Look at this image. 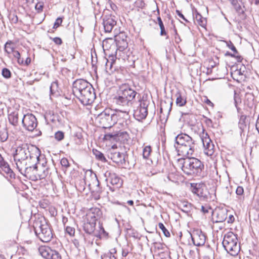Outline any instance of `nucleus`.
<instances>
[{"label":"nucleus","instance_id":"1","mask_svg":"<svg viewBox=\"0 0 259 259\" xmlns=\"http://www.w3.org/2000/svg\"><path fill=\"white\" fill-rule=\"evenodd\" d=\"M137 93L132 89L128 84H122L119 88L117 96L113 99L115 106V110L122 111L127 116L133 108L134 100Z\"/></svg>","mask_w":259,"mask_h":259},{"label":"nucleus","instance_id":"2","mask_svg":"<svg viewBox=\"0 0 259 259\" xmlns=\"http://www.w3.org/2000/svg\"><path fill=\"white\" fill-rule=\"evenodd\" d=\"M177 144L176 148L178 155L184 157H190L194 152L195 144L194 141L189 135L181 133L175 138Z\"/></svg>","mask_w":259,"mask_h":259},{"label":"nucleus","instance_id":"3","mask_svg":"<svg viewBox=\"0 0 259 259\" xmlns=\"http://www.w3.org/2000/svg\"><path fill=\"white\" fill-rule=\"evenodd\" d=\"M40 155V151L37 147L24 143L17 147L13 156L14 160H28L29 157L34 162L39 160Z\"/></svg>","mask_w":259,"mask_h":259},{"label":"nucleus","instance_id":"4","mask_svg":"<svg viewBox=\"0 0 259 259\" xmlns=\"http://www.w3.org/2000/svg\"><path fill=\"white\" fill-rule=\"evenodd\" d=\"M177 164L187 175H197L203 168L201 161L194 157L178 158L177 159Z\"/></svg>","mask_w":259,"mask_h":259},{"label":"nucleus","instance_id":"5","mask_svg":"<svg viewBox=\"0 0 259 259\" xmlns=\"http://www.w3.org/2000/svg\"><path fill=\"white\" fill-rule=\"evenodd\" d=\"M35 233L42 242H49L53 237L51 228L44 218L36 221L33 225Z\"/></svg>","mask_w":259,"mask_h":259},{"label":"nucleus","instance_id":"6","mask_svg":"<svg viewBox=\"0 0 259 259\" xmlns=\"http://www.w3.org/2000/svg\"><path fill=\"white\" fill-rule=\"evenodd\" d=\"M222 244L226 251L232 256L237 255L240 251L237 237L232 232L225 234Z\"/></svg>","mask_w":259,"mask_h":259},{"label":"nucleus","instance_id":"7","mask_svg":"<svg viewBox=\"0 0 259 259\" xmlns=\"http://www.w3.org/2000/svg\"><path fill=\"white\" fill-rule=\"evenodd\" d=\"M116 117L110 113L109 110H105L98 115L96 121L103 128H109L115 124Z\"/></svg>","mask_w":259,"mask_h":259},{"label":"nucleus","instance_id":"8","mask_svg":"<svg viewBox=\"0 0 259 259\" xmlns=\"http://www.w3.org/2000/svg\"><path fill=\"white\" fill-rule=\"evenodd\" d=\"M75 95L84 105L91 104L96 99V94L93 87H89L85 90Z\"/></svg>","mask_w":259,"mask_h":259},{"label":"nucleus","instance_id":"9","mask_svg":"<svg viewBox=\"0 0 259 259\" xmlns=\"http://www.w3.org/2000/svg\"><path fill=\"white\" fill-rule=\"evenodd\" d=\"M199 137L203 144L204 152L207 156H212L214 153V145L207 133L203 129L200 133Z\"/></svg>","mask_w":259,"mask_h":259},{"label":"nucleus","instance_id":"10","mask_svg":"<svg viewBox=\"0 0 259 259\" xmlns=\"http://www.w3.org/2000/svg\"><path fill=\"white\" fill-rule=\"evenodd\" d=\"M39 254L46 259H62L60 253L57 250L46 245L41 246L38 248Z\"/></svg>","mask_w":259,"mask_h":259},{"label":"nucleus","instance_id":"11","mask_svg":"<svg viewBox=\"0 0 259 259\" xmlns=\"http://www.w3.org/2000/svg\"><path fill=\"white\" fill-rule=\"evenodd\" d=\"M23 127L28 131H33L36 127L37 122L36 118L32 114L24 115L22 120Z\"/></svg>","mask_w":259,"mask_h":259},{"label":"nucleus","instance_id":"12","mask_svg":"<svg viewBox=\"0 0 259 259\" xmlns=\"http://www.w3.org/2000/svg\"><path fill=\"white\" fill-rule=\"evenodd\" d=\"M108 157L114 162L122 164L125 162V155L123 153H121L118 149L113 146L108 151Z\"/></svg>","mask_w":259,"mask_h":259},{"label":"nucleus","instance_id":"13","mask_svg":"<svg viewBox=\"0 0 259 259\" xmlns=\"http://www.w3.org/2000/svg\"><path fill=\"white\" fill-rule=\"evenodd\" d=\"M192 192L196 194L200 198L204 200H208L210 198V194L206 187L204 184H196L192 189Z\"/></svg>","mask_w":259,"mask_h":259},{"label":"nucleus","instance_id":"14","mask_svg":"<svg viewBox=\"0 0 259 259\" xmlns=\"http://www.w3.org/2000/svg\"><path fill=\"white\" fill-rule=\"evenodd\" d=\"M92 84L87 80L83 79H78L75 80L73 83V93L74 95L81 93L87 88L92 87Z\"/></svg>","mask_w":259,"mask_h":259},{"label":"nucleus","instance_id":"15","mask_svg":"<svg viewBox=\"0 0 259 259\" xmlns=\"http://www.w3.org/2000/svg\"><path fill=\"white\" fill-rule=\"evenodd\" d=\"M191 237L194 244L196 246H202L205 242L206 237L200 230H194L191 234Z\"/></svg>","mask_w":259,"mask_h":259},{"label":"nucleus","instance_id":"16","mask_svg":"<svg viewBox=\"0 0 259 259\" xmlns=\"http://www.w3.org/2000/svg\"><path fill=\"white\" fill-rule=\"evenodd\" d=\"M84 181L86 185L90 186L91 185H99V182L97 178L96 175L92 170H88L85 173Z\"/></svg>","mask_w":259,"mask_h":259},{"label":"nucleus","instance_id":"17","mask_svg":"<svg viewBox=\"0 0 259 259\" xmlns=\"http://www.w3.org/2000/svg\"><path fill=\"white\" fill-rule=\"evenodd\" d=\"M36 162V161L33 162L32 161V163H34V164H32V165L30 163H29L23 171L22 175H24L27 178H29L32 180H35V177L34 176L33 178L32 175L36 176L35 171L37 170L38 165H37Z\"/></svg>","mask_w":259,"mask_h":259},{"label":"nucleus","instance_id":"18","mask_svg":"<svg viewBox=\"0 0 259 259\" xmlns=\"http://www.w3.org/2000/svg\"><path fill=\"white\" fill-rule=\"evenodd\" d=\"M116 112L112 113L113 115H115L116 117L115 124H118L121 125L122 127H124L127 125V119L129 118V113H127V116L123 114L122 111L115 110Z\"/></svg>","mask_w":259,"mask_h":259},{"label":"nucleus","instance_id":"19","mask_svg":"<svg viewBox=\"0 0 259 259\" xmlns=\"http://www.w3.org/2000/svg\"><path fill=\"white\" fill-rule=\"evenodd\" d=\"M36 163L38 165V168L37 170L35 171L36 176H34L35 180L45 178L49 174V168L45 165L46 162H45L42 163L38 162Z\"/></svg>","mask_w":259,"mask_h":259},{"label":"nucleus","instance_id":"20","mask_svg":"<svg viewBox=\"0 0 259 259\" xmlns=\"http://www.w3.org/2000/svg\"><path fill=\"white\" fill-rule=\"evenodd\" d=\"M148 114L147 107L145 104L143 106L141 104L134 112V116L135 119L138 121H141L145 119Z\"/></svg>","mask_w":259,"mask_h":259},{"label":"nucleus","instance_id":"21","mask_svg":"<svg viewBox=\"0 0 259 259\" xmlns=\"http://www.w3.org/2000/svg\"><path fill=\"white\" fill-rule=\"evenodd\" d=\"M116 24V21L111 16H105L103 18V25L106 32H111L113 27Z\"/></svg>","mask_w":259,"mask_h":259},{"label":"nucleus","instance_id":"22","mask_svg":"<svg viewBox=\"0 0 259 259\" xmlns=\"http://www.w3.org/2000/svg\"><path fill=\"white\" fill-rule=\"evenodd\" d=\"M228 211L226 208L216 209L214 213L216 216V222H223L226 220L228 217Z\"/></svg>","mask_w":259,"mask_h":259},{"label":"nucleus","instance_id":"23","mask_svg":"<svg viewBox=\"0 0 259 259\" xmlns=\"http://www.w3.org/2000/svg\"><path fill=\"white\" fill-rule=\"evenodd\" d=\"M96 224V223L86 221L83 225L84 231L89 234H92L95 230Z\"/></svg>","mask_w":259,"mask_h":259},{"label":"nucleus","instance_id":"24","mask_svg":"<svg viewBox=\"0 0 259 259\" xmlns=\"http://www.w3.org/2000/svg\"><path fill=\"white\" fill-rule=\"evenodd\" d=\"M110 183L116 188H119L121 187L122 181L115 174H111L109 178Z\"/></svg>","mask_w":259,"mask_h":259},{"label":"nucleus","instance_id":"25","mask_svg":"<svg viewBox=\"0 0 259 259\" xmlns=\"http://www.w3.org/2000/svg\"><path fill=\"white\" fill-rule=\"evenodd\" d=\"M176 97V104L179 106H183L186 103V98L185 96H183L180 92H177L175 94Z\"/></svg>","mask_w":259,"mask_h":259},{"label":"nucleus","instance_id":"26","mask_svg":"<svg viewBox=\"0 0 259 259\" xmlns=\"http://www.w3.org/2000/svg\"><path fill=\"white\" fill-rule=\"evenodd\" d=\"M16 165V167L19 171L22 174L25 168L27 167V160H14Z\"/></svg>","mask_w":259,"mask_h":259},{"label":"nucleus","instance_id":"27","mask_svg":"<svg viewBox=\"0 0 259 259\" xmlns=\"http://www.w3.org/2000/svg\"><path fill=\"white\" fill-rule=\"evenodd\" d=\"M0 167L7 174L10 175V177H12L13 171L10 168L9 164L7 162L4 161L2 157L0 156Z\"/></svg>","mask_w":259,"mask_h":259},{"label":"nucleus","instance_id":"28","mask_svg":"<svg viewBox=\"0 0 259 259\" xmlns=\"http://www.w3.org/2000/svg\"><path fill=\"white\" fill-rule=\"evenodd\" d=\"M8 119L11 124L14 126L17 125L18 123V113L16 112H12L9 115Z\"/></svg>","mask_w":259,"mask_h":259},{"label":"nucleus","instance_id":"29","mask_svg":"<svg viewBox=\"0 0 259 259\" xmlns=\"http://www.w3.org/2000/svg\"><path fill=\"white\" fill-rule=\"evenodd\" d=\"M195 20L197 23L201 26L204 27L206 24V19L203 18L200 14L197 13L195 16Z\"/></svg>","mask_w":259,"mask_h":259},{"label":"nucleus","instance_id":"30","mask_svg":"<svg viewBox=\"0 0 259 259\" xmlns=\"http://www.w3.org/2000/svg\"><path fill=\"white\" fill-rule=\"evenodd\" d=\"M14 48L12 45V42L11 41H7L5 45V51L8 55L13 53L14 51Z\"/></svg>","mask_w":259,"mask_h":259},{"label":"nucleus","instance_id":"31","mask_svg":"<svg viewBox=\"0 0 259 259\" xmlns=\"http://www.w3.org/2000/svg\"><path fill=\"white\" fill-rule=\"evenodd\" d=\"M93 151L96 158L102 161H106V158L102 153L97 150H93Z\"/></svg>","mask_w":259,"mask_h":259},{"label":"nucleus","instance_id":"32","mask_svg":"<svg viewBox=\"0 0 259 259\" xmlns=\"http://www.w3.org/2000/svg\"><path fill=\"white\" fill-rule=\"evenodd\" d=\"M98 219V218L94 215L90 210H89L87 214L86 221H87L93 222V223H96V221Z\"/></svg>","mask_w":259,"mask_h":259},{"label":"nucleus","instance_id":"33","mask_svg":"<svg viewBox=\"0 0 259 259\" xmlns=\"http://www.w3.org/2000/svg\"><path fill=\"white\" fill-rule=\"evenodd\" d=\"M157 21L160 28V35H165L166 34V32L165 30L164 26L163 24L162 21L160 17H158L157 18Z\"/></svg>","mask_w":259,"mask_h":259},{"label":"nucleus","instance_id":"34","mask_svg":"<svg viewBox=\"0 0 259 259\" xmlns=\"http://www.w3.org/2000/svg\"><path fill=\"white\" fill-rule=\"evenodd\" d=\"M8 138V133L6 130L0 131V140L2 142H5Z\"/></svg>","mask_w":259,"mask_h":259},{"label":"nucleus","instance_id":"35","mask_svg":"<svg viewBox=\"0 0 259 259\" xmlns=\"http://www.w3.org/2000/svg\"><path fill=\"white\" fill-rule=\"evenodd\" d=\"M151 152V148L149 146H147L144 147L143 151V156L144 158L146 159L150 155Z\"/></svg>","mask_w":259,"mask_h":259},{"label":"nucleus","instance_id":"36","mask_svg":"<svg viewBox=\"0 0 259 259\" xmlns=\"http://www.w3.org/2000/svg\"><path fill=\"white\" fill-rule=\"evenodd\" d=\"M90 210L92 212L94 215L98 218H99L102 215V212L99 208L93 207L91 208Z\"/></svg>","mask_w":259,"mask_h":259},{"label":"nucleus","instance_id":"37","mask_svg":"<svg viewBox=\"0 0 259 259\" xmlns=\"http://www.w3.org/2000/svg\"><path fill=\"white\" fill-rule=\"evenodd\" d=\"M158 227L162 231L164 235L166 237L170 236V233H169V231L166 229V228L165 227V226H164V225L162 223H159L158 224Z\"/></svg>","mask_w":259,"mask_h":259},{"label":"nucleus","instance_id":"38","mask_svg":"<svg viewBox=\"0 0 259 259\" xmlns=\"http://www.w3.org/2000/svg\"><path fill=\"white\" fill-rule=\"evenodd\" d=\"M114 62V61L113 60H112L111 61H109L108 60L107 61L105 66L106 70L107 72H109V73L110 72H112V67Z\"/></svg>","mask_w":259,"mask_h":259},{"label":"nucleus","instance_id":"39","mask_svg":"<svg viewBox=\"0 0 259 259\" xmlns=\"http://www.w3.org/2000/svg\"><path fill=\"white\" fill-rule=\"evenodd\" d=\"M231 4L233 5L234 8L235 9L236 11L239 12L241 10V6L238 4L237 0H229Z\"/></svg>","mask_w":259,"mask_h":259},{"label":"nucleus","instance_id":"40","mask_svg":"<svg viewBox=\"0 0 259 259\" xmlns=\"http://www.w3.org/2000/svg\"><path fill=\"white\" fill-rule=\"evenodd\" d=\"M64 138V134L61 131H58L55 134V138L58 141H61Z\"/></svg>","mask_w":259,"mask_h":259},{"label":"nucleus","instance_id":"41","mask_svg":"<svg viewBox=\"0 0 259 259\" xmlns=\"http://www.w3.org/2000/svg\"><path fill=\"white\" fill-rule=\"evenodd\" d=\"M2 75L6 78H9L11 77V72L7 68H4L2 70Z\"/></svg>","mask_w":259,"mask_h":259},{"label":"nucleus","instance_id":"42","mask_svg":"<svg viewBox=\"0 0 259 259\" xmlns=\"http://www.w3.org/2000/svg\"><path fill=\"white\" fill-rule=\"evenodd\" d=\"M60 163L62 166L66 168L69 166V163L68 162V160L66 158H62L60 161Z\"/></svg>","mask_w":259,"mask_h":259},{"label":"nucleus","instance_id":"43","mask_svg":"<svg viewBox=\"0 0 259 259\" xmlns=\"http://www.w3.org/2000/svg\"><path fill=\"white\" fill-rule=\"evenodd\" d=\"M66 232L70 236H72L74 234L75 229L74 228L66 226Z\"/></svg>","mask_w":259,"mask_h":259},{"label":"nucleus","instance_id":"44","mask_svg":"<svg viewBox=\"0 0 259 259\" xmlns=\"http://www.w3.org/2000/svg\"><path fill=\"white\" fill-rule=\"evenodd\" d=\"M58 88V84L56 82H53L52 83L50 86V92L52 94L55 93Z\"/></svg>","mask_w":259,"mask_h":259},{"label":"nucleus","instance_id":"45","mask_svg":"<svg viewBox=\"0 0 259 259\" xmlns=\"http://www.w3.org/2000/svg\"><path fill=\"white\" fill-rule=\"evenodd\" d=\"M44 3L42 2H39L36 4L35 8L38 12H40L42 11Z\"/></svg>","mask_w":259,"mask_h":259},{"label":"nucleus","instance_id":"46","mask_svg":"<svg viewBox=\"0 0 259 259\" xmlns=\"http://www.w3.org/2000/svg\"><path fill=\"white\" fill-rule=\"evenodd\" d=\"M62 19L60 17L58 18L54 24L53 28H58L62 23Z\"/></svg>","mask_w":259,"mask_h":259},{"label":"nucleus","instance_id":"47","mask_svg":"<svg viewBox=\"0 0 259 259\" xmlns=\"http://www.w3.org/2000/svg\"><path fill=\"white\" fill-rule=\"evenodd\" d=\"M115 134H112L110 133H107L105 135L104 139L105 140H110L114 138L115 137Z\"/></svg>","mask_w":259,"mask_h":259},{"label":"nucleus","instance_id":"48","mask_svg":"<svg viewBox=\"0 0 259 259\" xmlns=\"http://www.w3.org/2000/svg\"><path fill=\"white\" fill-rule=\"evenodd\" d=\"M228 218L226 219L228 223H232L235 220L234 217L232 214H228Z\"/></svg>","mask_w":259,"mask_h":259},{"label":"nucleus","instance_id":"49","mask_svg":"<svg viewBox=\"0 0 259 259\" xmlns=\"http://www.w3.org/2000/svg\"><path fill=\"white\" fill-rule=\"evenodd\" d=\"M244 190L242 187L239 186L237 188L236 193L238 195H242L243 194Z\"/></svg>","mask_w":259,"mask_h":259},{"label":"nucleus","instance_id":"50","mask_svg":"<svg viewBox=\"0 0 259 259\" xmlns=\"http://www.w3.org/2000/svg\"><path fill=\"white\" fill-rule=\"evenodd\" d=\"M102 259H116V258L114 255H110L107 253L102 257Z\"/></svg>","mask_w":259,"mask_h":259},{"label":"nucleus","instance_id":"51","mask_svg":"<svg viewBox=\"0 0 259 259\" xmlns=\"http://www.w3.org/2000/svg\"><path fill=\"white\" fill-rule=\"evenodd\" d=\"M54 42L57 45H61L62 43V39L60 37H56L53 38Z\"/></svg>","mask_w":259,"mask_h":259},{"label":"nucleus","instance_id":"52","mask_svg":"<svg viewBox=\"0 0 259 259\" xmlns=\"http://www.w3.org/2000/svg\"><path fill=\"white\" fill-rule=\"evenodd\" d=\"M228 47L234 53H237V50H236L235 47L234 46V45L231 42H230V44L228 45Z\"/></svg>","mask_w":259,"mask_h":259},{"label":"nucleus","instance_id":"53","mask_svg":"<svg viewBox=\"0 0 259 259\" xmlns=\"http://www.w3.org/2000/svg\"><path fill=\"white\" fill-rule=\"evenodd\" d=\"M176 13L180 18L183 19L186 22L188 21L185 18L184 16L181 13V12L180 11L176 10Z\"/></svg>","mask_w":259,"mask_h":259},{"label":"nucleus","instance_id":"54","mask_svg":"<svg viewBox=\"0 0 259 259\" xmlns=\"http://www.w3.org/2000/svg\"><path fill=\"white\" fill-rule=\"evenodd\" d=\"M14 57L18 59V58H20V54L19 52L18 51L14 50V51L13 52Z\"/></svg>","mask_w":259,"mask_h":259},{"label":"nucleus","instance_id":"55","mask_svg":"<svg viewBox=\"0 0 259 259\" xmlns=\"http://www.w3.org/2000/svg\"><path fill=\"white\" fill-rule=\"evenodd\" d=\"M210 209V208L208 207H206L202 205L201 206V211L204 213H206L208 212V210Z\"/></svg>","mask_w":259,"mask_h":259},{"label":"nucleus","instance_id":"56","mask_svg":"<svg viewBox=\"0 0 259 259\" xmlns=\"http://www.w3.org/2000/svg\"><path fill=\"white\" fill-rule=\"evenodd\" d=\"M116 253V250L115 248L111 249L110 250V252L108 253V254L110 255H114V254Z\"/></svg>","mask_w":259,"mask_h":259},{"label":"nucleus","instance_id":"57","mask_svg":"<svg viewBox=\"0 0 259 259\" xmlns=\"http://www.w3.org/2000/svg\"><path fill=\"white\" fill-rule=\"evenodd\" d=\"M30 62H31V59L29 57H27L26 59V60L24 62V64L26 65H28L30 64Z\"/></svg>","mask_w":259,"mask_h":259},{"label":"nucleus","instance_id":"58","mask_svg":"<svg viewBox=\"0 0 259 259\" xmlns=\"http://www.w3.org/2000/svg\"><path fill=\"white\" fill-rule=\"evenodd\" d=\"M17 62L20 64H24V62L23 61V59L21 58V57L17 59Z\"/></svg>","mask_w":259,"mask_h":259},{"label":"nucleus","instance_id":"59","mask_svg":"<svg viewBox=\"0 0 259 259\" xmlns=\"http://www.w3.org/2000/svg\"><path fill=\"white\" fill-rule=\"evenodd\" d=\"M67 221H68V219H67V218H65V217H63V218L62 222H63V224H64L65 226H66V224Z\"/></svg>","mask_w":259,"mask_h":259},{"label":"nucleus","instance_id":"60","mask_svg":"<svg viewBox=\"0 0 259 259\" xmlns=\"http://www.w3.org/2000/svg\"><path fill=\"white\" fill-rule=\"evenodd\" d=\"M128 254V252L127 251H126L124 250H122V255L124 257H125L126 256V255H127Z\"/></svg>","mask_w":259,"mask_h":259},{"label":"nucleus","instance_id":"61","mask_svg":"<svg viewBox=\"0 0 259 259\" xmlns=\"http://www.w3.org/2000/svg\"><path fill=\"white\" fill-rule=\"evenodd\" d=\"M139 2L140 3V6L141 7H143L145 6V3L142 1H141V0L139 1L137 3H138Z\"/></svg>","mask_w":259,"mask_h":259},{"label":"nucleus","instance_id":"62","mask_svg":"<svg viewBox=\"0 0 259 259\" xmlns=\"http://www.w3.org/2000/svg\"><path fill=\"white\" fill-rule=\"evenodd\" d=\"M251 3H254L255 5H258L259 4V0H251Z\"/></svg>","mask_w":259,"mask_h":259},{"label":"nucleus","instance_id":"63","mask_svg":"<svg viewBox=\"0 0 259 259\" xmlns=\"http://www.w3.org/2000/svg\"><path fill=\"white\" fill-rule=\"evenodd\" d=\"M127 203L130 205H133L134 201L133 200H128L127 201Z\"/></svg>","mask_w":259,"mask_h":259},{"label":"nucleus","instance_id":"64","mask_svg":"<svg viewBox=\"0 0 259 259\" xmlns=\"http://www.w3.org/2000/svg\"><path fill=\"white\" fill-rule=\"evenodd\" d=\"M172 104V103L170 102V108H169V111L171 110Z\"/></svg>","mask_w":259,"mask_h":259}]
</instances>
